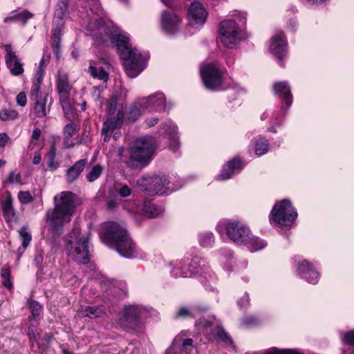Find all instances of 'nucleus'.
Instances as JSON below:
<instances>
[{"label":"nucleus","mask_w":354,"mask_h":354,"mask_svg":"<svg viewBox=\"0 0 354 354\" xmlns=\"http://www.w3.org/2000/svg\"><path fill=\"white\" fill-rule=\"evenodd\" d=\"M59 100L62 106L64 117L68 121H72L73 119L75 109L69 102V97H59Z\"/></svg>","instance_id":"c85d7f7f"},{"label":"nucleus","mask_w":354,"mask_h":354,"mask_svg":"<svg viewBox=\"0 0 354 354\" xmlns=\"http://www.w3.org/2000/svg\"><path fill=\"white\" fill-rule=\"evenodd\" d=\"M88 72L93 77H95V78L97 77V73H98V70L96 67L90 66L88 68Z\"/></svg>","instance_id":"0e129e2a"},{"label":"nucleus","mask_w":354,"mask_h":354,"mask_svg":"<svg viewBox=\"0 0 354 354\" xmlns=\"http://www.w3.org/2000/svg\"><path fill=\"white\" fill-rule=\"evenodd\" d=\"M46 97H43L37 100H32L35 102L34 112L37 118H44L46 115Z\"/></svg>","instance_id":"c756f323"},{"label":"nucleus","mask_w":354,"mask_h":354,"mask_svg":"<svg viewBox=\"0 0 354 354\" xmlns=\"http://www.w3.org/2000/svg\"><path fill=\"white\" fill-rule=\"evenodd\" d=\"M28 306L31 310L32 315L36 319L42 312V306L36 301H28Z\"/></svg>","instance_id":"a19ab883"},{"label":"nucleus","mask_w":354,"mask_h":354,"mask_svg":"<svg viewBox=\"0 0 354 354\" xmlns=\"http://www.w3.org/2000/svg\"><path fill=\"white\" fill-rule=\"evenodd\" d=\"M87 165V158H82L76 161L66 171L65 179L66 183L71 184L75 182L80 176Z\"/></svg>","instance_id":"dca6fc26"},{"label":"nucleus","mask_w":354,"mask_h":354,"mask_svg":"<svg viewBox=\"0 0 354 354\" xmlns=\"http://www.w3.org/2000/svg\"><path fill=\"white\" fill-rule=\"evenodd\" d=\"M67 254L78 264H86L91 255L88 251V239L81 234L80 227L75 225L69 234V239L65 248Z\"/></svg>","instance_id":"20e7f679"},{"label":"nucleus","mask_w":354,"mask_h":354,"mask_svg":"<svg viewBox=\"0 0 354 354\" xmlns=\"http://www.w3.org/2000/svg\"><path fill=\"white\" fill-rule=\"evenodd\" d=\"M124 120V113L120 110L116 117L111 118L104 122L102 131H107L109 133H113V131L121 127Z\"/></svg>","instance_id":"5701e85b"},{"label":"nucleus","mask_w":354,"mask_h":354,"mask_svg":"<svg viewBox=\"0 0 354 354\" xmlns=\"http://www.w3.org/2000/svg\"><path fill=\"white\" fill-rule=\"evenodd\" d=\"M68 8V0H59L55 12L53 23L58 26L64 25V18Z\"/></svg>","instance_id":"393cba45"},{"label":"nucleus","mask_w":354,"mask_h":354,"mask_svg":"<svg viewBox=\"0 0 354 354\" xmlns=\"http://www.w3.org/2000/svg\"><path fill=\"white\" fill-rule=\"evenodd\" d=\"M140 321L139 310L136 306L124 308V315L120 319L121 326L127 330L136 329Z\"/></svg>","instance_id":"9b49d317"},{"label":"nucleus","mask_w":354,"mask_h":354,"mask_svg":"<svg viewBox=\"0 0 354 354\" xmlns=\"http://www.w3.org/2000/svg\"><path fill=\"white\" fill-rule=\"evenodd\" d=\"M117 193L121 197H127L131 194V189L127 185H122L120 188L116 189Z\"/></svg>","instance_id":"de8ad7c7"},{"label":"nucleus","mask_w":354,"mask_h":354,"mask_svg":"<svg viewBox=\"0 0 354 354\" xmlns=\"http://www.w3.org/2000/svg\"><path fill=\"white\" fill-rule=\"evenodd\" d=\"M19 201L22 204H28L33 201V197L31 196L29 192L20 191L18 193Z\"/></svg>","instance_id":"a18cd8bd"},{"label":"nucleus","mask_w":354,"mask_h":354,"mask_svg":"<svg viewBox=\"0 0 354 354\" xmlns=\"http://www.w3.org/2000/svg\"><path fill=\"white\" fill-rule=\"evenodd\" d=\"M167 136L169 140V148L172 151H176L180 147V142L177 136L176 128L172 127L170 130H167Z\"/></svg>","instance_id":"2f4dec72"},{"label":"nucleus","mask_w":354,"mask_h":354,"mask_svg":"<svg viewBox=\"0 0 354 354\" xmlns=\"http://www.w3.org/2000/svg\"><path fill=\"white\" fill-rule=\"evenodd\" d=\"M76 194L71 192H62L59 198L54 197L55 207L46 213V222L54 236H61L64 225L71 221L76 208Z\"/></svg>","instance_id":"f257e3e1"},{"label":"nucleus","mask_w":354,"mask_h":354,"mask_svg":"<svg viewBox=\"0 0 354 354\" xmlns=\"http://www.w3.org/2000/svg\"><path fill=\"white\" fill-rule=\"evenodd\" d=\"M212 238V234H207L205 236V239H201L200 243L203 247L209 246L211 244Z\"/></svg>","instance_id":"5fc2aeb1"},{"label":"nucleus","mask_w":354,"mask_h":354,"mask_svg":"<svg viewBox=\"0 0 354 354\" xmlns=\"http://www.w3.org/2000/svg\"><path fill=\"white\" fill-rule=\"evenodd\" d=\"M19 234L20 237L23 239V248H26L32 239L31 234L28 232V227L26 226H23L22 227H21V229L19 231Z\"/></svg>","instance_id":"58836bf2"},{"label":"nucleus","mask_w":354,"mask_h":354,"mask_svg":"<svg viewBox=\"0 0 354 354\" xmlns=\"http://www.w3.org/2000/svg\"><path fill=\"white\" fill-rule=\"evenodd\" d=\"M118 97V95H113L109 101L108 111L110 115H113L116 111Z\"/></svg>","instance_id":"49530a36"},{"label":"nucleus","mask_w":354,"mask_h":354,"mask_svg":"<svg viewBox=\"0 0 354 354\" xmlns=\"http://www.w3.org/2000/svg\"><path fill=\"white\" fill-rule=\"evenodd\" d=\"M274 93L282 98L288 109L292 104V93L287 82H279L274 84Z\"/></svg>","instance_id":"6ab92c4d"},{"label":"nucleus","mask_w":354,"mask_h":354,"mask_svg":"<svg viewBox=\"0 0 354 354\" xmlns=\"http://www.w3.org/2000/svg\"><path fill=\"white\" fill-rule=\"evenodd\" d=\"M287 41L283 32H279L272 37L270 46L271 52L282 61L287 53Z\"/></svg>","instance_id":"4468645a"},{"label":"nucleus","mask_w":354,"mask_h":354,"mask_svg":"<svg viewBox=\"0 0 354 354\" xmlns=\"http://www.w3.org/2000/svg\"><path fill=\"white\" fill-rule=\"evenodd\" d=\"M9 137L6 133H0V147H4L9 140Z\"/></svg>","instance_id":"6e6d98bb"},{"label":"nucleus","mask_w":354,"mask_h":354,"mask_svg":"<svg viewBox=\"0 0 354 354\" xmlns=\"http://www.w3.org/2000/svg\"><path fill=\"white\" fill-rule=\"evenodd\" d=\"M225 229L230 239L237 245L246 243L250 234L249 228L237 221L227 223Z\"/></svg>","instance_id":"9d476101"},{"label":"nucleus","mask_w":354,"mask_h":354,"mask_svg":"<svg viewBox=\"0 0 354 354\" xmlns=\"http://www.w3.org/2000/svg\"><path fill=\"white\" fill-rule=\"evenodd\" d=\"M211 334L218 342H222L227 344H231L232 343V339L222 326H216L212 327Z\"/></svg>","instance_id":"bb28decb"},{"label":"nucleus","mask_w":354,"mask_h":354,"mask_svg":"<svg viewBox=\"0 0 354 354\" xmlns=\"http://www.w3.org/2000/svg\"><path fill=\"white\" fill-rule=\"evenodd\" d=\"M12 203L13 198L10 192H8L6 199L1 203L3 216L7 222L17 219Z\"/></svg>","instance_id":"4be33fe9"},{"label":"nucleus","mask_w":354,"mask_h":354,"mask_svg":"<svg viewBox=\"0 0 354 354\" xmlns=\"http://www.w3.org/2000/svg\"><path fill=\"white\" fill-rule=\"evenodd\" d=\"M243 245H247L251 252H255L265 248L266 243L258 237L251 236L250 234L248 240Z\"/></svg>","instance_id":"7c9ffc66"},{"label":"nucleus","mask_w":354,"mask_h":354,"mask_svg":"<svg viewBox=\"0 0 354 354\" xmlns=\"http://www.w3.org/2000/svg\"><path fill=\"white\" fill-rule=\"evenodd\" d=\"M158 118H154L151 120L147 121V125L149 127H153L154 125H156L158 123Z\"/></svg>","instance_id":"774afa93"},{"label":"nucleus","mask_w":354,"mask_h":354,"mask_svg":"<svg viewBox=\"0 0 354 354\" xmlns=\"http://www.w3.org/2000/svg\"><path fill=\"white\" fill-rule=\"evenodd\" d=\"M181 19L177 15L165 10L161 15V27L168 34H174L179 30Z\"/></svg>","instance_id":"f8f14e48"},{"label":"nucleus","mask_w":354,"mask_h":354,"mask_svg":"<svg viewBox=\"0 0 354 354\" xmlns=\"http://www.w3.org/2000/svg\"><path fill=\"white\" fill-rule=\"evenodd\" d=\"M298 271L301 277L306 279L309 283L315 284L317 282L319 274L313 270L308 261L304 260L299 263Z\"/></svg>","instance_id":"f3484780"},{"label":"nucleus","mask_w":354,"mask_h":354,"mask_svg":"<svg viewBox=\"0 0 354 354\" xmlns=\"http://www.w3.org/2000/svg\"><path fill=\"white\" fill-rule=\"evenodd\" d=\"M103 239L106 244L115 248L121 256L126 258L133 257L135 244L127 230L118 224L109 225L106 229Z\"/></svg>","instance_id":"7ed1b4c3"},{"label":"nucleus","mask_w":354,"mask_h":354,"mask_svg":"<svg viewBox=\"0 0 354 354\" xmlns=\"http://www.w3.org/2000/svg\"><path fill=\"white\" fill-rule=\"evenodd\" d=\"M219 32L221 42L227 48H233L241 40L239 28L234 20L223 21L220 24Z\"/></svg>","instance_id":"0eeeda50"},{"label":"nucleus","mask_w":354,"mask_h":354,"mask_svg":"<svg viewBox=\"0 0 354 354\" xmlns=\"http://www.w3.org/2000/svg\"><path fill=\"white\" fill-rule=\"evenodd\" d=\"M61 26L57 25V27L53 28L52 30V39L53 40H61L62 37V30L60 28Z\"/></svg>","instance_id":"603ef678"},{"label":"nucleus","mask_w":354,"mask_h":354,"mask_svg":"<svg viewBox=\"0 0 354 354\" xmlns=\"http://www.w3.org/2000/svg\"><path fill=\"white\" fill-rule=\"evenodd\" d=\"M12 15L11 16L7 17L4 19L3 21L6 24L9 23H15V22H21L23 25H26L27 21L33 17V14L29 12L27 10H23L20 13H15L14 12H12Z\"/></svg>","instance_id":"a878e982"},{"label":"nucleus","mask_w":354,"mask_h":354,"mask_svg":"<svg viewBox=\"0 0 354 354\" xmlns=\"http://www.w3.org/2000/svg\"><path fill=\"white\" fill-rule=\"evenodd\" d=\"M44 59H41L39 62V66L37 70V73L44 74Z\"/></svg>","instance_id":"338daca9"},{"label":"nucleus","mask_w":354,"mask_h":354,"mask_svg":"<svg viewBox=\"0 0 354 354\" xmlns=\"http://www.w3.org/2000/svg\"><path fill=\"white\" fill-rule=\"evenodd\" d=\"M6 54L5 60L7 67L12 75L18 76L24 73L23 64L19 62L15 53L12 51L10 44L5 46Z\"/></svg>","instance_id":"ddd939ff"},{"label":"nucleus","mask_w":354,"mask_h":354,"mask_svg":"<svg viewBox=\"0 0 354 354\" xmlns=\"http://www.w3.org/2000/svg\"><path fill=\"white\" fill-rule=\"evenodd\" d=\"M153 98H142L137 103L133 104L129 108L128 120L135 122L142 113V111L149 109L148 104Z\"/></svg>","instance_id":"aec40b11"},{"label":"nucleus","mask_w":354,"mask_h":354,"mask_svg":"<svg viewBox=\"0 0 354 354\" xmlns=\"http://www.w3.org/2000/svg\"><path fill=\"white\" fill-rule=\"evenodd\" d=\"M144 211L149 215L150 217H156L160 214V211L156 208L155 205L150 201L145 202Z\"/></svg>","instance_id":"4c0bfd02"},{"label":"nucleus","mask_w":354,"mask_h":354,"mask_svg":"<svg viewBox=\"0 0 354 354\" xmlns=\"http://www.w3.org/2000/svg\"><path fill=\"white\" fill-rule=\"evenodd\" d=\"M61 40H53L52 48L53 53L57 56L59 53Z\"/></svg>","instance_id":"4d7b16f0"},{"label":"nucleus","mask_w":354,"mask_h":354,"mask_svg":"<svg viewBox=\"0 0 354 354\" xmlns=\"http://www.w3.org/2000/svg\"><path fill=\"white\" fill-rule=\"evenodd\" d=\"M192 317V313L186 307H181L175 315V318H186Z\"/></svg>","instance_id":"09e8293b"},{"label":"nucleus","mask_w":354,"mask_h":354,"mask_svg":"<svg viewBox=\"0 0 354 354\" xmlns=\"http://www.w3.org/2000/svg\"><path fill=\"white\" fill-rule=\"evenodd\" d=\"M17 103L21 106H25L26 104V95L24 92H20L16 97Z\"/></svg>","instance_id":"3c124183"},{"label":"nucleus","mask_w":354,"mask_h":354,"mask_svg":"<svg viewBox=\"0 0 354 354\" xmlns=\"http://www.w3.org/2000/svg\"><path fill=\"white\" fill-rule=\"evenodd\" d=\"M44 75V74H43V73H36V75L34 79L33 84H38V85L41 86V84L43 81Z\"/></svg>","instance_id":"bf43d9fd"},{"label":"nucleus","mask_w":354,"mask_h":354,"mask_svg":"<svg viewBox=\"0 0 354 354\" xmlns=\"http://www.w3.org/2000/svg\"><path fill=\"white\" fill-rule=\"evenodd\" d=\"M117 206L118 203L113 200H110L107 202V209L109 210L113 211L117 207Z\"/></svg>","instance_id":"680f3d73"},{"label":"nucleus","mask_w":354,"mask_h":354,"mask_svg":"<svg viewBox=\"0 0 354 354\" xmlns=\"http://www.w3.org/2000/svg\"><path fill=\"white\" fill-rule=\"evenodd\" d=\"M187 346L193 347L192 339L187 338L183 340L181 347L178 349L179 353H177L175 346L172 345L166 351L165 354H188Z\"/></svg>","instance_id":"473e14b6"},{"label":"nucleus","mask_w":354,"mask_h":354,"mask_svg":"<svg viewBox=\"0 0 354 354\" xmlns=\"http://www.w3.org/2000/svg\"><path fill=\"white\" fill-rule=\"evenodd\" d=\"M34 261L37 266L39 267L43 262V256L41 254H37L35 255Z\"/></svg>","instance_id":"e2e57ef3"},{"label":"nucleus","mask_w":354,"mask_h":354,"mask_svg":"<svg viewBox=\"0 0 354 354\" xmlns=\"http://www.w3.org/2000/svg\"><path fill=\"white\" fill-rule=\"evenodd\" d=\"M201 75L205 88L209 90H216L223 83L222 71L215 65H204L201 68Z\"/></svg>","instance_id":"1a4fd4ad"},{"label":"nucleus","mask_w":354,"mask_h":354,"mask_svg":"<svg viewBox=\"0 0 354 354\" xmlns=\"http://www.w3.org/2000/svg\"><path fill=\"white\" fill-rule=\"evenodd\" d=\"M96 78H98L100 80L107 81L109 78V74L102 67H101L98 71Z\"/></svg>","instance_id":"864d4df0"},{"label":"nucleus","mask_w":354,"mask_h":354,"mask_svg":"<svg viewBox=\"0 0 354 354\" xmlns=\"http://www.w3.org/2000/svg\"><path fill=\"white\" fill-rule=\"evenodd\" d=\"M41 160V154L39 152H36L32 159V163L34 165H38Z\"/></svg>","instance_id":"69168bd1"},{"label":"nucleus","mask_w":354,"mask_h":354,"mask_svg":"<svg viewBox=\"0 0 354 354\" xmlns=\"http://www.w3.org/2000/svg\"><path fill=\"white\" fill-rule=\"evenodd\" d=\"M259 319L254 315H246L241 319V326L245 328H252L259 325Z\"/></svg>","instance_id":"e433bc0d"},{"label":"nucleus","mask_w":354,"mask_h":354,"mask_svg":"<svg viewBox=\"0 0 354 354\" xmlns=\"http://www.w3.org/2000/svg\"><path fill=\"white\" fill-rule=\"evenodd\" d=\"M155 149V140L153 137L137 139L134 146L131 149L130 158L127 162V167L137 169L147 165L151 160Z\"/></svg>","instance_id":"39448f33"},{"label":"nucleus","mask_w":354,"mask_h":354,"mask_svg":"<svg viewBox=\"0 0 354 354\" xmlns=\"http://www.w3.org/2000/svg\"><path fill=\"white\" fill-rule=\"evenodd\" d=\"M77 127L73 122L66 124L64 127V136L65 140H69L77 131Z\"/></svg>","instance_id":"ea45409f"},{"label":"nucleus","mask_w":354,"mask_h":354,"mask_svg":"<svg viewBox=\"0 0 354 354\" xmlns=\"http://www.w3.org/2000/svg\"><path fill=\"white\" fill-rule=\"evenodd\" d=\"M71 89L72 86L69 83L68 74L59 71L57 79V91L59 97H69Z\"/></svg>","instance_id":"a211bd4d"},{"label":"nucleus","mask_w":354,"mask_h":354,"mask_svg":"<svg viewBox=\"0 0 354 354\" xmlns=\"http://www.w3.org/2000/svg\"><path fill=\"white\" fill-rule=\"evenodd\" d=\"M56 151L55 146L53 145L48 153V161L47 165L48 167L52 171L56 170L59 167V163L55 161Z\"/></svg>","instance_id":"f704fd0d"},{"label":"nucleus","mask_w":354,"mask_h":354,"mask_svg":"<svg viewBox=\"0 0 354 354\" xmlns=\"http://www.w3.org/2000/svg\"><path fill=\"white\" fill-rule=\"evenodd\" d=\"M138 184L142 187L149 195L162 194L167 189L169 181L165 176H153L142 177Z\"/></svg>","instance_id":"6e6552de"},{"label":"nucleus","mask_w":354,"mask_h":354,"mask_svg":"<svg viewBox=\"0 0 354 354\" xmlns=\"http://www.w3.org/2000/svg\"><path fill=\"white\" fill-rule=\"evenodd\" d=\"M343 341L345 344L354 347V330H352L344 335Z\"/></svg>","instance_id":"8fccbe9b"},{"label":"nucleus","mask_w":354,"mask_h":354,"mask_svg":"<svg viewBox=\"0 0 354 354\" xmlns=\"http://www.w3.org/2000/svg\"><path fill=\"white\" fill-rule=\"evenodd\" d=\"M44 75V74H43V73H36V75L34 79L33 84H38V85L41 86V84L43 81Z\"/></svg>","instance_id":"13d9d810"},{"label":"nucleus","mask_w":354,"mask_h":354,"mask_svg":"<svg viewBox=\"0 0 354 354\" xmlns=\"http://www.w3.org/2000/svg\"><path fill=\"white\" fill-rule=\"evenodd\" d=\"M104 167L100 164H96L87 169L86 179L89 183H93L98 179L102 175Z\"/></svg>","instance_id":"cd10ccee"},{"label":"nucleus","mask_w":354,"mask_h":354,"mask_svg":"<svg viewBox=\"0 0 354 354\" xmlns=\"http://www.w3.org/2000/svg\"><path fill=\"white\" fill-rule=\"evenodd\" d=\"M40 85L35 84L32 83V86L30 90V100H37V98L47 97L46 94H42L40 92Z\"/></svg>","instance_id":"c03bdc74"},{"label":"nucleus","mask_w":354,"mask_h":354,"mask_svg":"<svg viewBox=\"0 0 354 354\" xmlns=\"http://www.w3.org/2000/svg\"><path fill=\"white\" fill-rule=\"evenodd\" d=\"M18 117V112L15 110L3 109L0 111V119L2 121L15 120Z\"/></svg>","instance_id":"37998d69"},{"label":"nucleus","mask_w":354,"mask_h":354,"mask_svg":"<svg viewBox=\"0 0 354 354\" xmlns=\"http://www.w3.org/2000/svg\"><path fill=\"white\" fill-rule=\"evenodd\" d=\"M1 277L3 279L2 285L8 289H11L12 283L11 281L10 270L8 266H4L1 270Z\"/></svg>","instance_id":"72a5a7b5"},{"label":"nucleus","mask_w":354,"mask_h":354,"mask_svg":"<svg viewBox=\"0 0 354 354\" xmlns=\"http://www.w3.org/2000/svg\"><path fill=\"white\" fill-rule=\"evenodd\" d=\"M147 98H153V100L149 102V109L147 110L161 111L166 108V99L163 93H159L155 95H150Z\"/></svg>","instance_id":"b1692460"},{"label":"nucleus","mask_w":354,"mask_h":354,"mask_svg":"<svg viewBox=\"0 0 354 354\" xmlns=\"http://www.w3.org/2000/svg\"><path fill=\"white\" fill-rule=\"evenodd\" d=\"M102 310L95 306H86L81 311L82 317H88L90 318H95L100 317Z\"/></svg>","instance_id":"c9c22d12"},{"label":"nucleus","mask_w":354,"mask_h":354,"mask_svg":"<svg viewBox=\"0 0 354 354\" xmlns=\"http://www.w3.org/2000/svg\"><path fill=\"white\" fill-rule=\"evenodd\" d=\"M242 168L243 166L241 160L239 158H233L229 160L223 167L219 178L221 180L229 179L232 176L235 169H241Z\"/></svg>","instance_id":"412c9836"},{"label":"nucleus","mask_w":354,"mask_h":354,"mask_svg":"<svg viewBox=\"0 0 354 354\" xmlns=\"http://www.w3.org/2000/svg\"><path fill=\"white\" fill-rule=\"evenodd\" d=\"M207 12L199 2H194L191 4L189 10V24L191 26L203 24L205 21Z\"/></svg>","instance_id":"2eb2a0df"},{"label":"nucleus","mask_w":354,"mask_h":354,"mask_svg":"<svg viewBox=\"0 0 354 354\" xmlns=\"http://www.w3.org/2000/svg\"><path fill=\"white\" fill-rule=\"evenodd\" d=\"M41 136V130L39 128H36L33 130L31 139L34 140H37Z\"/></svg>","instance_id":"052dcab7"},{"label":"nucleus","mask_w":354,"mask_h":354,"mask_svg":"<svg viewBox=\"0 0 354 354\" xmlns=\"http://www.w3.org/2000/svg\"><path fill=\"white\" fill-rule=\"evenodd\" d=\"M111 41L115 44L121 59L124 60L126 73L130 77H136L145 67L146 62L136 48H132L127 37L118 33L111 34Z\"/></svg>","instance_id":"f03ea898"},{"label":"nucleus","mask_w":354,"mask_h":354,"mask_svg":"<svg viewBox=\"0 0 354 354\" xmlns=\"http://www.w3.org/2000/svg\"><path fill=\"white\" fill-rule=\"evenodd\" d=\"M270 215L273 221L281 226H290L297 217L296 210L286 199L276 203Z\"/></svg>","instance_id":"423d86ee"},{"label":"nucleus","mask_w":354,"mask_h":354,"mask_svg":"<svg viewBox=\"0 0 354 354\" xmlns=\"http://www.w3.org/2000/svg\"><path fill=\"white\" fill-rule=\"evenodd\" d=\"M268 150V141L263 139L259 140L256 142L255 145V153L258 156L263 155L266 153Z\"/></svg>","instance_id":"79ce46f5"}]
</instances>
